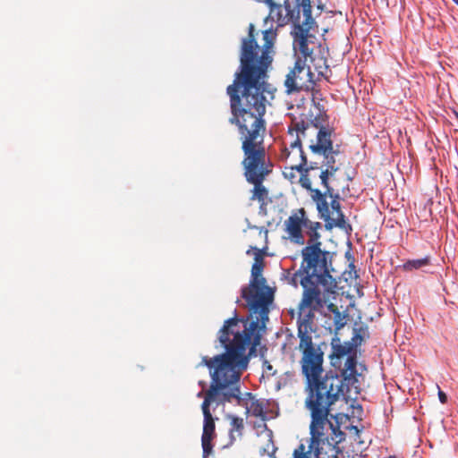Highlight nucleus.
<instances>
[{
	"mask_svg": "<svg viewBox=\"0 0 458 458\" xmlns=\"http://www.w3.org/2000/svg\"><path fill=\"white\" fill-rule=\"evenodd\" d=\"M201 395H202V392H199V393L198 394V396H199V397H200Z\"/></svg>",
	"mask_w": 458,
	"mask_h": 458,
	"instance_id": "27",
	"label": "nucleus"
},
{
	"mask_svg": "<svg viewBox=\"0 0 458 458\" xmlns=\"http://www.w3.org/2000/svg\"><path fill=\"white\" fill-rule=\"evenodd\" d=\"M327 309L329 311L333 312L335 317H341V312L339 311L337 306L335 305L334 303H329L327 305Z\"/></svg>",
	"mask_w": 458,
	"mask_h": 458,
	"instance_id": "23",
	"label": "nucleus"
},
{
	"mask_svg": "<svg viewBox=\"0 0 458 458\" xmlns=\"http://www.w3.org/2000/svg\"><path fill=\"white\" fill-rule=\"evenodd\" d=\"M296 349L301 353V371L304 377V391L306 394L305 407L310 414V428L338 435L344 441L345 433L338 424H334L331 419L332 406L341 396L352 397L360 393V377H362L366 367L358 364L355 356H349L340 369V376L324 370V352L313 340L299 341Z\"/></svg>",
	"mask_w": 458,
	"mask_h": 458,
	"instance_id": "2",
	"label": "nucleus"
},
{
	"mask_svg": "<svg viewBox=\"0 0 458 458\" xmlns=\"http://www.w3.org/2000/svg\"><path fill=\"white\" fill-rule=\"evenodd\" d=\"M231 429H230V437L231 440H234L233 431H237L239 435H242V431L243 430V420L242 418L233 417L231 420Z\"/></svg>",
	"mask_w": 458,
	"mask_h": 458,
	"instance_id": "20",
	"label": "nucleus"
},
{
	"mask_svg": "<svg viewBox=\"0 0 458 458\" xmlns=\"http://www.w3.org/2000/svg\"><path fill=\"white\" fill-rule=\"evenodd\" d=\"M216 426L213 416L204 417V425H203V432L202 436L204 437H216Z\"/></svg>",
	"mask_w": 458,
	"mask_h": 458,
	"instance_id": "18",
	"label": "nucleus"
},
{
	"mask_svg": "<svg viewBox=\"0 0 458 458\" xmlns=\"http://www.w3.org/2000/svg\"><path fill=\"white\" fill-rule=\"evenodd\" d=\"M453 2L458 5V0H453Z\"/></svg>",
	"mask_w": 458,
	"mask_h": 458,
	"instance_id": "26",
	"label": "nucleus"
},
{
	"mask_svg": "<svg viewBox=\"0 0 458 458\" xmlns=\"http://www.w3.org/2000/svg\"><path fill=\"white\" fill-rule=\"evenodd\" d=\"M236 327L237 324H236ZM235 328L232 320L218 331V340L225 349V352L213 358H202L199 365L207 366L210 370L211 384L206 392L201 405L204 417L212 416L209 406L212 403H230L232 399L241 400L239 382L243 370L248 366L247 350L250 351V344L229 337Z\"/></svg>",
	"mask_w": 458,
	"mask_h": 458,
	"instance_id": "5",
	"label": "nucleus"
},
{
	"mask_svg": "<svg viewBox=\"0 0 458 458\" xmlns=\"http://www.w3.org/2000/svg\"><path fill=\"white\" fill-rule=\"evenodd\" d=\"M303 170V168L293 167V165H285L283 171L284 176L288 179L292 183L298 182V174Z\"/></svg>",
	"mask_w": 458,
	"mask_h": 458,
	"instance_id": "17",
	"label": "nucleus"
},
{
	"mask_svg": "<svg viewBox=\"0 0 458 458\" xmlns=\"http://www.w3.org/2000/svg\"><path fill=\"white\" fill-rule=\"evenodd\" d=\"M254 252V263L251 267V278L248 286L242 289V297L247 302L250 315L247 319L234 317L226 319L222 327L232 320V325L235 326L233 330L234 333L229 334V337L235 338L238 341L250 344V352H254L256 347L260 344L262 333L268 320L269 304L273 301V293L266 284L267 280L262 276L264 268L263 252L257 247H250L247 254Z\"/></svg>",
	"mask_w": 458,
	"mask_h": 458,
	"instance_id": "6",
	"label": "nucleus"
},
{
	"mask_svg": "<svg viewBox=\"0 0 458 458\" xmlns=\"http://www.w3.org/2000/svg\"><path fill=\"white\" fill-rule=\"evenodd\" d=\"M243 159L242 165L246 181L254 185L251 200L266 203L268 191L263 182L273 170V164L267 155L265 145L242 147Z\"/></svg>",
	"mask_w": 458,
	"mask_h": 458,
	"instance_id": "8",
	"label": "nucleus"
},
{
	"mask_svg": "<svg viewBox=\"0 0 458 458\" xmlns=\"http://www.w3.org/2000/svg\"><path fill=\"white\" fill-rule=\"evenodd\" d=\"M276 370L273 369V366L267 361L265 360L263 362V376L267 377L274 376L276 374Z\"/></svg>",
	"mask_w": 458,
	"mask_h": 458,
	"instance_id": "21",
	"label": "nucleus"
},
{
	"mask_svg": "<svg viewBox=\"0 0 458 458\" xmlns=\"http://www.w3.org/2000/svg\"><path fill=\"white\" fill-rule=\"evenodd\" d=\"M286 8L298 12V15L304 18L306 25L310 26L314 23L311 13L310 0H284Z\"/></svg>",
	"mask_w": 458,
	"mask_h": 458,
	"instance_id": "13",
	"label": "nucleus"
},
{
	"mask_svg": "<svg viewBox=\"0 0 458 458\" xmlns=\"http://www.w3.org/2000/svg\"><path fill=\"white\" fill-rule=\"evenodd\" d=\"M267 409L266 400H252L247 411L251 416L259 418L262 422H265L267 420Z\"/></svg>",
	"mask_w": 458,
	"mask_h": 458,
	"instance_id": "15",
	"label": "nucleus"
},
{
	"mask_svg": "<svg viewBox=\"0 0 458 458\" xmlns=\"http://www.w3.org/2000/svg\"><path fill=\"white\" fill-rule=\"evenodd\" d=\"M310 438L308 446L300 444L293 452L291 458H339L340 448L338 445L342 441L338 435L313 429L310 428Z\"/></svg>",
	"mask_w": 458,
	"mask_h": 458,
	"instance_id": "11",
	"label": "nucleus"
},
{
	"mask_svg": "<svg viewBox=\"0 0 458 458\" xmlns=\"http://www.w3.org/2000/svg\"><path fill=\"white\" fill-rule=\"evenodd\" d=\"M355 337L360 338V341H362L365 336H369L367 327L360 326L359 328L355 329Z\"/></svg>",
	"mask_w": 458,
	"mask_h": 458,
	"instance_id": "22",
	"label": "nucleus"
},
{
	"mask_svg": "<svg viewBox=\"0 0 458 458\" xmlns=\"http://www.w3.org/2000/svg\"><path fill=\"white\" fill-rule=\"evenodd\" d=\"M326 115L318 114L310 122L303 120L293 121V126L289 128V133L293 136L296 132V139L293 140L289 148H285L282 152L281 157L285 161V165H293V167L303 168L309 165L308 158L304 154L301 146V140H306L312 135L317 136V132L323 128H330L326 125Z\"/></svg>",
	"mask_w": 458,
	"mask_h": 458,
	"instance_id": "9",
	"label": "nucleus"
},
{
	"mask_svg": "<svg viewBox=\"0 0 458 458\" xmlns=\"http://www.w3.org/2000/svg\"><path fill=\"white\" fill-rule=\"evenodd\" d=\"M322 292V290L314 288L303 289L297 312L294 310H289L292 318L297 314L296 325L299 341L313 340L312 334L316 332L315 312L319 311L326 305Z\"/></svg>",
	"mask_w": 458,
	"mask_h": 458,
	"instance_id": "10",
	"label": "nucleus"
},
{
	"mask_svg": "<svg viewBox=\"0 0 458 458\" xmlns=\"http://www.w3.org/2000/svg\"><path fill=\"white\" fill-rule=\"evenodd\" d=\"M344 317L341 315V317H335V325L337 329L342 328L344 326V322L343 321Z\"/></svg>",
	"mask_w": 458,
	"mask_h": 458,
	"instance_id": "25",
	"label": "nucleus"
},
{
	"mask_svg": "<svg viewBox=\"0 0 458 458\" xmlns=\"http://www.w3.org/2000/svg\"><path fill=\"white\" fill-rule=\"evenodd\" d=\"M352 352V346L348 344H342L340 343L338 344H332V353L330 355L332 365L334 367H338L339 369L343 367L341 366L342 359H344V361L349 356H356V353H351Z\"/></svg>",
	"mask_w": 458,
	"mask_h": 458,
	"instance_id": "14",
	"label": "nucleus"
},
{
	"mask_svg": "<svg viewBox=\"0 0 458 458\" xmlns=\"http://www.w3.org/2000/svg\"><path fill=\"white\" fill-rule=\"evenodd\" d=\"M333 128L322 127L317 132L316 141L310 140L309 148L311 154L322 160L318 162L311 158L309 165L303 167L300 173L298 182L310 191L320 218L327 223L329 228L335 226L346 229L351 226L346 223L341 210L340 195L328 182L329 178L339 169L336 157L340 151L338 146L336 148L333 147Z\"/></svg>",
	"mask_w": 458,
	"mask_h": 458,
	"instance_id": "4",
	"label": "nucleus"
},
{
	"mask_svg": "<svg viewBox=\"0 0 458 458\" xmlns=\"http://www.w3.org/2000/svg\"><path fill=\"white\" fill-rule=\"evenodd\" d=\"M287 239L291 242L303 246L301 254L302 261L294 273L288 271L289 283L297 287L300 284L303 289L314 288L324 293H332L336 287V281L331 275L332 253L322 249L319 230L322 225L311 221L306 210L301 208L292 213L284 222Z\"/></svg>",
	"mask_w": 458,
	"mask_h": 458,
	"instance_id": "3",
	"label": "nucleus"
},
{
	"mask_svg": "<svg viewBox=\"0 0 458 458\" xmlns=\"http://www.w3.org/2000/svg\"><path fill=\"white\" fill-rule=\"evenodd\" d=\"M215 437L201 436L202 457L208 458L213 452L212 441Z\"/></svg>",
	"mask_w": 458,
	"mask_h": 458,
	"instance_id": "19",
	"label": "nucleus"
},
{
	"mask_svg": "<svg viewBox=\"0 0 458 458\" xmlns=\"http://www.w3.org/2000/svg\"><path fill=\"white\" fill-rule=\"evenodd\" d=\"M264 2L269 6L267 19L276 22L279 27L285 26L290 22L293 23V30L291 31L293 41L294 40V32L298 26L306 30L308 34H311L310 31V26L306 25L304 21L301 23V17L298 15V12L286 8L284 3V4H276L274 0H264Z\"/></svg>",
	"mask_w": 458,
	"mask_h": 458,
	"instance_id": "12",
	"label": "nucleus"
},
{
	"mask_svg": "<svg viewBox=\"0 0 458 458\" xmlns=\"http://www.w3.org/2000/svg\"><path fill=\"white\" fill-rule=\"evenodd\" d=\"M293 47L299 55L284 80L285 92L288 95L312 90L316 81L325 76L328 70L327 58L314 55L315 50L321 47L316 35L308 34L298 26L294 32Z\"/></svg>",
	"mask_w": 458,
	"mask_h": 458,
	"instance_id": "7",
	"label": "nucleus"
},
{
	"mask_svg": "<svg viewBox=\"0 0 458 458\" xmlns=\"http://www.w3.org/2000/svg\"><path fill=\"white\" fill-rule=\"evenodd\" d=\"M275 38L272 30H264V45L260 50L255 39V27L249 24L248 36L242 41L239 72L226 89L230 98L229 123L237 126L242 147L264 145V114L269 98H274L266 78L272 63L270 51Z\"/></svg>",
	"mask_w": 458,
	"mask_h": 458,
	"instance_id": "1",
	"label": "nucleus"
},
{
	"mask_svg": "<svg viewBox=\"0 0 458 458\" xmlns=\"http://www.w3.org/2000/svg\"><path fill=\"white\" fill-rule=\"evenodd\" d=\"M431 264V259L429 256L424 258L409 259L404 262L402 266L403 271L411 272L413 270H419Z\"/></svg>",
	"mask_w": 458,
	"mask_h": 458,
	"instance_id": "16",
	"label": "nucleus"
},
{
	"mask_svg": "<svg viewBox=\"0 0 458 458\" xmlns=\"http://www.w3.org/2000/svg\"><path fill=\"white\" fill-rule=\"evenodd\" d=\"M437 389H438V398H439V401L441 403L445 404L447 402V395L445 393H444L440 387L437 386Z\"/></svg>",
	"mask_w": 458,
	"mask_h": 458,
	"instance_id": "24",
	"label": "nucleus"
}]
</instances>
